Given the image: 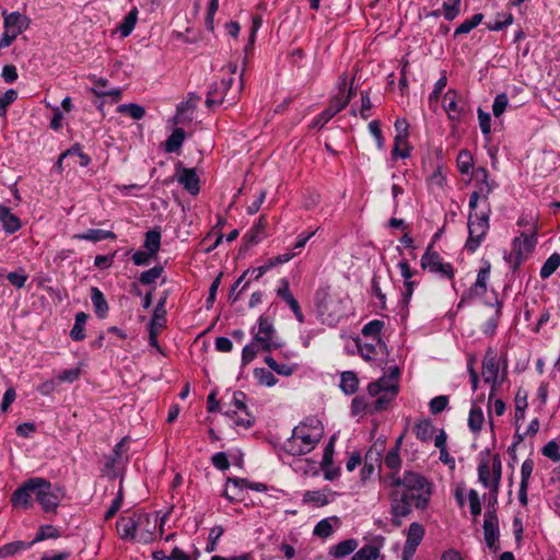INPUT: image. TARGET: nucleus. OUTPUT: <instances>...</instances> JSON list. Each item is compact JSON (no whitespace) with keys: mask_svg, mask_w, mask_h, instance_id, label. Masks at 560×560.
Masks as SVG:
<instances>
[{"mask_svg":"<svg viewBox=\"0 0 560 560\" xmlns=\"http://www.w3.org/2000/svg\"><path fill=\"white\" fill-rule=\"evenodd\" d=\"M381 485L388 490L390 513L397 527L401 525L400 518L408 516L412 508L427 509L432 495V483L412 470H405L401 476L385 474L381 477Z\"/></svg>","mask_w":560,"mask_h":560,"instance_id":"1","label":"nucleus"},{"mask_svg":"<svg viewBox=\"0 0 560 560\" xmlns=\"http://www.w3.org/2000/svg\"><path fill=\"white\" fill-rule=\"evenodd\" d=\"M324 435V427L316 418H308L298 424L289 439L282 445V450L291 456H302L311 453Z\"/></svg>","mask_w":560,"mask_h":560,"instance_id":"2","label":"nucleus"},{"mask_svg":"<svg viewBox=\"0 0 560 560\" xmlns=\"http://www.w3.org/2000/svg\"><path fill=\"white\" fill-rule=\"evenodd\" d=\"M398 369L395 368L389 375H383L375 382L368 386L369 395L374 397L378 396L374 401V411L380 412L386 410L389 404L395 399L398 394Z\"/></svg>","mask_w":560,"mask_h":560,"instance_id":"3","label":"nucleus"},{"mask_svg":"<svg viewBox=\"0 0 560 560\" xmlns=\"http://www.w3.org/2000/svg\"><path fill=\"white\" fill-rule=\"evenodd\" d=\"M481 374L483 381L491 385L489 394V399H491L505 380L506 360L498 359L497 351L493 348H488L482 360Z\"/></svg>","mask_w":560,"mask_h":560,"instance_id":"4","label":"nucleus"},{"mask_svg":"<svg viewBox=\"0 0 560 560\" xmlns=\"http://www.w3.org/2000/svg\"><path fill=\"white\" fill-rule=\"evenodd\" d=\"M35 499L40 504L44 512L56 513L61 500L66 497V491L58 485L35 477Z\"/></svg>","mask_w":560,"mask_h":560,"instance_id":"5","label":"nucleus"},{"mask_svg":"<svg viewBox=\"0 0 560 560\" xmlns=\"http://www.w3.org/2000/svg\"><path fill=\"white\" fill-rule=\"evenodd\" d=\"M490 209L481 213L470 212L468 215V238L465 248L469 253H475L483 242L490 224H489Z\"/></svg>","mask_w":560,"mask_h":560,"instance_id":"6","label":"nucleus"},{"mask_svg":"<svg viewBox=\"0 0 560 560\" xmlns=\"http://www.w3.org/2000/svg\"><path fill=\"white\" fill-rule=\"evenodd\" d=\"M433 243L429 244L421 257V268L430 272L438 273L443 278L452 280L455 275L454 267L451 262L443 261L438 252L432 250Z\"/></svg>","mask_w":560,"mask_h":560,"instance_id":"7","label":"nucleus"},{"mask_svg":"<svg viewBox=\"0 0 560 560\" xmlns=\"http://www.w3.org/2000/svg\"><path fill=\"white\" fill-rule=\"evenodd\" d=\"M534 246L535 240L533 236L522 234L520 237L514 238L511 253L504 256V259L510 264V268L513 271L527 258Z\"/></svg>","mask_w":560,"mask_h":560,"instance_id":"8","label":"nucleus"},{"mask_svg":"<svg viewBox=\"0 0 560 560\" xmlns=\"http://www.w3.org/2000/svg\"><path fill=\"white\" fill-rule=\"evenodd\" d=\"M257 324V329L253 327L252 334L254 339L259 342L261 351L278 349L281 345L275 340L276 329L272 322L265 316H260Z\"/></svg>","mask_w":560,"mask_h":560,"instance_id":"9","label":"nucleus"},{"mask_svg":"<svg viewBox=\"0 0 560 560\" xmlns=\"http://www.w3.org/2000/svg\"><path fill=\"white\" fill-rule=\"evenodd\" d=\"M150 523V517L143 512H133L130 516H122L117 521V530L122 539H135L137 530Z\"/></svg>","mask_w":560,"mask_h":560,"instance_id":"10","label":"nucleus"},{"mask_svg":"<svg viewBox=\"0 0 560 560\" xmlns=\"http://www.w3.org/2000/svg\"><path fill=\"white\" fill-rule=\"evenodd\" d=\"M490 262L486 261L477 275L476 282L463 293L458 303V307H460L464 303L470 302L476 298H481L487 293V281L490 276Z\"/></svg>","mask_w":560,"mask_h":560,"instance_id":"11","label":"nucleus"},{"mask_svg":"<svg viewBox=\"0 0 560 560\" xmlns=\"http://www.w3.org/2000/svg\"><path fill=\"white\" fill-rule=\"evenodd\" d=\"M483 534L487 547L494 551L498 550L499 521L494 510H487L485 513Z\"/></svg>","mask_w":560,"mask_h":560,"instance_id":"12","label":"nucleus"},{"mask_svg":"<svg viewBox=\"0 0 560 560\" xmlns=\"http://www.w3.org/2000/svg\"><path fill=\"white\" fill-rule=\"evenodd\" d=\"M443 107L447 117L452 121L459 122L465 113V103L459 101L458 93L455 90H448L443 97Z\"/></svg>","mask_w":560,"mask_h":560,"instance_id":"13","label":"nucleus"},{"mask_svg":"<svg viewBox=\"0 0 560 560\" xmlns=\"http://www.w3.org/2000/svg\"><path fill=\"white\" fill-rule=\"evenodd\" d=\"M176 180L192 196L200 191L199 177L195 168H186L178 163L176 166Z\"/></svg>","mask_w":560,"mask_h":560,"instance_id":"14","label":"nucleus"},{"mask_svg":"<svg viewBox=\"0 0 560 560\" xmlns=\"http://www.w3.org/2000/svg\"><path fill=\"white\" fill-rule=\"evenodd\" d=\"M233 84V78H223L220 82H215L211 85L207 100L206 106L212 108L214 105H220L224 101V96Z\"/></svg>","mask_w":560,"mask_h":560,"instance_id":"15","label":"nucleus"},{"mask_svg":"<svg viewBox=\"0 0 560 560\" xmlns=\"http://www.w3.org/2000/svg\"><path fill=\"white\" fill-rule=\"evenodd\" d=\"M2 15L4 30L16 34L18 36L30 26V19L18 11L8 13L7 10H3Z\"/></svg>","mask_w":560,"mask_h":560,"instance_id":"16","label":"nucleus"},{"mask_svg":"<svg viewBox=\"0 0 560 560\" xmlns=\"http://www.w3.org/2000/svg\"><path fill=\"white\" fill-rule=\"evenodd\" d=\"M35 478H31L18 488L12 497L11 502L14 505H21L25 509L32 506V497H35Z\"/></svg>","mask_w":560,"mask_h":560,"instance_id":"17","label":"nucleus"},{"mask_svg":"<svg viewBox=\"0 0 560 560\" xmlns=\"http://www.w3.org/2000/svg\"><path fill=\"white\" fill-rule=\"evenodd\" d=\"M347 105V98L334 96L330 100L329 106L314 119L313 126L323 128L337 113L341 112Z\"/></svg>","mask_w":560,"mask_h":560,"instance_id":"18","label":"nucleus"},{"mask_svg":"<svg viewBox=\"0 0 560 560\" xmlns=\"http://www.w3.org/2000/svg\"><path fill=\"white\" fill-rule=\"evenodd\" d=\"M280 283L281 285L277 290V295L289 305L298 322L304 323V315L302 313L298 300L293 296V294L290 291L289 281L285 278H283L281 279Z\"/></svg>","mask_w":560,"mask_h":560,"instance_id":"19","label":"nucleus"},{"mask_svg":"<svg viewBox=\"0 0 560 560\" xmlns=\"http://www.w3.org/2000/svg\"><path fill=\"white\" fill-rule=\"evenodd\" d=\"M266 220L261 215L258 222L243 236V245L241 249L247 250L250 246L259 243L265 237Z\"/></svg>","mask_w":560,"mask_h":560,"instance_id":"20","label":"nucleus"},{"mask_svg":"<svg viewBox=\"0 0 560 560\" xmlns=\"http://www.w3.org/2000/svg\"><path fill=\"white\" fill-rule=\"evenodd\" d=\"M246 479L244 478H228L223 495L230 502H240L243 500V492L245 489Z\"/></svg>","mask_w":560,"mask_h":560,"instance_id":"21","label":"nucleus"},{"mask_svg":"<svg viewBox=\"0 0 560 560\" xmlns=\"http://www.w3.org/2000/svg\"><path fill=\"white\" fill-rule=\"evenodd\" d=\"M0 223L8 234H13L21 229L20 219L4 205H0Z\"/></svg>","mask_w":560,"mask_h":560,"instance_id":"22","label":"nucleus"},{"mask_svg":"<svg viewBox=\"0 0 560 560\" xmlns=\"http://www.w3.org/2000/svg\"><path fill=\"white\" fill-rule=\"evenodd\" d=\"M245 400V393L241 390L233 392L231 402L225 404L226 409L223 411V413L230 419H234V417L237 416V413L247 410Z\"/></svg>","mask_w":560,"mask_h":560,"instance_id":"23","label":"nucleus"},{"mask_svg":"<svg viewBox=\"0 0 560 560\" xmlns=\"http://www.w3.org/2000/svg\"><path fill=\"white\" fill-rule=\"evenodd\" d=\"M359 542L354 538L346 539L340 541L339 544L332 546L329 549V555L337 558L342 559L350 553L354 552V550L358 548Z\"/></svg>","mask_w":560,"mask_h":560,"instance_id":"24","label":"nucleus"},{"mask_svg":"<svg viewBox=\"0 0 560 560\" xmlns=\"http://www.w3.org/2000/svg\"><path fill=\"white\" fill-rule=\"evenodd\" d=\"M91 301H92L95 314L100 318H105L107 316L108 308H109L108 303H107L103 292L96 287L91 288Z\"/></svg>","mask_w":560,"mask_h":560,"instance_id":"25","label":"nucleus"},{"mask_svg":"<svg viewBox=\"0 0 560 560\" xmlns=\"http://www.w3.org/2000/svg\"><path fill=\"white\" fill-rule=\"evenodd\" d=\"M74 238L96 243V242H101L104 240H116V234L112 231L91 229L84 233L75 234Z\"/></svg>","mask_w":560,"mask_h":560,"instance_id":"26","label":"nucleus"},{"mask_svg":"<svg viewBox=\"0 0 560 560\" xmlns=\"http://www.w3.org/2000/svg\"><path fill=\"white\" fill-rule=\"evenodd\" d=\"M423 536H424V527L417 522L411 523L408 528L407 539L405 541V545L417 549V547L422 541Z\"/></svg>","mask_w":560,"mask_h":560,"instance_id":"27","label":"nucleus"},{"mask_svg":"<svg viewBox=\"0 0 560 560\" xmlns=\"http://www.w3.org/2000/svg\"><path fill=\"white\" fill-rule=\"evenodd\" d=\"M166 300H167V292H164V294L160 298V300L155 306V310L153 312V316L150 320L149 326H159V327L164 326V324L166 322V308H165Z\"/></svg>","mask_w":560,"mask_h":560,"instance_id":"28","label":"nucleus"},{"mask_svg":"<svg viewBox=\"0 0 560 560\" xmlns=\"http://www.w3.org/2000/svg\"><path fill=\"white\" fill-rule=\"evenodd\" d=\"M359 378L352 371H346L341 374L340 388L346 395H352L358 390Z\"/></svg>","mask_w":560,"mask_h":560,"instance_id":"29","label":"nucleus"},{"mask_svg":"<svg viewBox=\"0 0 560 560\" xmlns=\"http://www.w3.org/2000/svg\"><path fill=\"white\" fill-rule=\"evenodd\" d=\"M185 130L183 128H176L165 141V151L168 153L178 151L185 141Z\"/></svg>","mask_w":560,"mask_h":560,"instance_id":"30","label":"nucleus"},{"mask_svg":"<svg viewBox=\"0 0 560 560\" xmlns=\"http://www.w3.org/2000/svg\"><path fill=\"white\" fill-rule=\"evenodd\" d=\"M413 431L418 440L429 442L433 438L434 427L429 419H424L415 424Z\"/></svg>","mask_w":560,"mask_h":560,"instance_id":"31","label":"nucleus"},{"mask_svg":"<svg viewBox=\"0 0 560 560\" xmlns=\"http://www.w3.org/2000/svg\"><path fill=\"white\" fill-rule=\"evenodd\" d=\"M381 553V545H364L355 551L351 560H376Z\"/></svg>","mask_w":560,"mask_h":560,"instance_id":"32","label":"nucleus"},{"mask_svg":"<svg viewBox=\"0 0 560 560\" xmlns=\"http://www.w3.org/2000/svg\"><path fill=\"white\" fill-rule=\"evenodd\" d=\"M143 246L150 254L156 256L161 247V232L158 229L148 231Z\"/></svg>","mask_w":560,"mask_h":560,"instance_id":"33","label":"nucleus"},{"mask_svg":"<svg viewBox=\"0 0 560 560\" xmlns=\"http://www.w3.org/2000/svg\"><path fill=\"white\" fill-rule=\"evenodd\" d=\"M60 536H61V534H60L59 529L56 528L55 526L40 525L36 533L35 538L32 541H30V544H32V546H33L39 541H43L46 539H56V538H59Z\"/></svg>","mask_w":560,"mask_h":560,"instance_id":"34","label":"nucleus"},{"mask_svg":"<svg viewBox=\"0 0 560 560\" xmlns=\"http://www.w3.org/2000/svg\"><path fill=\"white\" fill-rule=\"evenodd\" d=\"M32 547V544L22 540L12 541L0 547V558H8L16 555L20 551L26 550Z\"/></svg>","mask_w":560,"mask_h":560,"instance_id":"35","label":"nucleus"},{"mask_svg":"<svg viewBox=\"0 0 560 560\" xmlns=\"http://www.w3.org/2000/svg\"><path fill=\"white\" fill-rule=\"evenodd\" d=\"M138 19V10L133 8L122 20L118 26V31L122 37H127L133 31Z\"/></svg>","mask_w":560,"mask_h":560,"instance_id":"36","label":"nucleus"},{"mask_svg":"<svg viewBox=\"0 0 560 560\" xmlns=\"http://www.w3.org/2000/svg\"><path fill=\"white\" fill-rule=\"evenodd\" d=\"M483 20L482 13H476L470 19L465 20L454 32V37L459 35L468 34L475 27H477Z\"/></svg>","mask_w":560,"mask_h":560,"instance_id":"37","label":"nucleus"},{"mask_svg":"<svg viewBox=\"0 0 560 560\" xmlns=\"http://www.w3.org/2000/svg\"><path fill=\"white\" fill-rule=\"evenodd\" d=\"M383 328H384V322L374 319L363 326L362 335L365 337L373 338L374 341H377V345H381L380 334Z\"/></svg>","mask_w":560,"mask_h":560,"instance_id":"38","label":"nucleus"},{"mask_svg":"<svg viewBox=\"0 0 560 560\" xmlns=\"http://www.w3.org/2000/svg\"><path fill=\"white\" fill-rule=\"evenodd\" d=\"M485 422L483 412L480 407L472 405L469 417H468V427L472 432H479Z\"/></svg>","mask_w":560,"mask_h":560,"instance_id":"39","label":"nucleus"},{"mask_svg":"<svg viewBox=\"0 0 560 560\" xmlns=\"http://www.w3.org/2000/svg\"><path fill=\"white\" fill-rule=\"evenodd\" d=\"M384 464L390 470L388 474L399 475L402 464L399 452H396V450H389L385 455Z\"/></svg>","mask_w":560,"mask_h":560,"instance_id":"40","label":"nucleus"},{"mask_svg":"<svg viewBox=\"0 0 560 560\" xmlns=\"http://www.w3.org/2000/svg\"><path fill=\"white\" fill-rule=\"evenodd\" d=\"M560 266V254L553 253L548 257L540 269L541 279L549 278Z\"/></svg>","mask_w":560,"mask_h":560,"instance_id":"41","label":"nucleus"},{"mask_svg":"<svg viewBox=\"0 0 560 560\" xmlns=\"http://www.w3.org/2000/svg\"><path fill=\"white\" fill-rule=\"evenodd\" d=\"M513 23L511 12H500L497 14L493 23H488L487 28L490 31H501Z\"/></svg>","mask_w":560,"mask_h":560,"instance_id":"42","label":"nucleus"},{"mask_svg":"<svg viewBox=\"0 0 560 560\" xmlns=\"http://www.w3.org/2000/svg\"><path fill=\"white\" fill-rule=\"evenodd\" d=\"M378 347L380 348L385 347V345L382 341H381V345H377V341H374V340H373V342H365V343L358 342L359 353L366 361L374 360L375 355L377 354L376 349Z\"/></svg>","mask_w":560,"mask_h":560,"instance_id":"43","label":"nucleus"},{"mask_svg":"<svg viewBox=\"0 0 560 560\" xmlns=\"http://www.w3.org/2000/svg\"><path fill=\"white\" fill-rule=\"evenodd\" d=\"M456 163L462 174H469L474 163L471 153L468 150H460Z\"/></svg>","mask_w":560,"mask_h":560,"instance_id":"44","label":"nucleus"},{"mask_svg":"<svg viewBox=\"0 0 560 560\" xmlns=\"http://www.w3.org/2000/svg\"><path fill=\"white\" fill-rule=\"evenodd\" d=\"M303 501L305 503H312L315 506H324L328 504V498L327 494L323 491H306L303 495Z\"/></svg>","mask_w":560,"mask_h":560,"instance_id":"45","label":"nucleus"},{"mask_svg":"<svg viewBox=\"0 0 560 560\" xmlns=\"http://www.w3.org/2000/svg\"><path fill=\"white\" fill-rule=\"evenodd\" d=\"M491 470L488 460L482 459L478 465V479L483 487L492 491V480L490 479Z\"/></svg>","mask_w":560,"mask_h":560,"instance_id":"46","label":"nucleus"},{"mask_svg":"<svg viewBox=\"0 0 560 560\" xmlns=\"http://www.w3.org/2000/svg\"><path fill=\"white\" fill-rule=\"evenodd\" d=\"M118 112L121 113V114H127V115H129L131 118H133L136 120L141 119L144 116V114H145L144 108L142 106L138 105V104H135V103L120 105L118 107Z\"/></svg>","mask_w":560,"mask_h":560,"instance_id":"47","label":"nucleus"},{"mask_svg":"<svg viewBox=\"0 0 560 560\" xmlns=\"http://www.w3.org/2000/svg\"><path fill=\"white\" fill-rule=\"evenodd\" d=\"M259 350H261L259 342L253 338V341L243 348L242 363L244 365L250 363L256 358Z\"/></svg>","mask_w":560,"mask_h":560,"instance_id":"48","label":"nucleus"},{"mask_svg":"<svg viewBox=\"0 0 560 560\" xmlns=\"http://www.w3.org/2000/svg\"><path fill=\"white\" fill-rule=\"evenodd\" d=\"M501 469L502 464L500 456L495 454L492 458V467H491V474H492V491L498 493L500 480H501Z\"/></svg>","mask_w":560,"mask_h":560,"instance_id":"49","label":"nucleus"},{"mask_svg":"<svg viewBox=\"0 0 560 560\" xmlns=\"http://www.w3.org/2000/svg\"><path fill=\"white\" fill-rule=\"evenodd\" d=\"M164 268L162 266H154L151 269L141 272L139 281L142 284H152L161 277Z\"/></svg>","mask_w":560,"mask_h":560,"instance_id":"50","label":"nucleus"},{"mask_svg":"<svg viewBox=\"0 0 560 560\" xmlns=\"http://www.w3.org/2000/svg\"><path fill=\"white\" fill-rule=\"evenodd\" d=\"M124 501L122 482H120L116 498L113 500L110 506L105 513V520L108 521L120 510Z\"/></svg>","mask_w":560,"mask_h":560,"instance_id":"51","label":"nucleus"},{"mask_svg":"<svg viewBox=\"0 0 560 560\" xmlns=\"http://www.w3.org/2000/svg\"><path fill=\"white\" fill-rule=\"evenodd\" d=\"M223 532L224 530H223L222 526H215V527L211 528V530L209 533V537H208V542L205 548L206 552L211 553V552L215 551L218 540L223 535Z\"/></svg>","mask_w":560,"mask_h":560,"instance_id":"52","label":"nucleus"},{"mask_svg":"<svg viewBox=\"0 0 560 560\" xmlns=\"http://www.w3.org/2000/svg\"><path fill=\"white\" fill-rule=\"evenodd\" d=\"M509 105V98L506 94L501 93L494 97L492 105V113L495 117H500Z\"/></svg>","mask_w":560,"mask_h":560,"instance_id":"53","label":"nucleus"},{"mask_svg":"<svg viewBox=\"0 0 560 560\" xmlns=\"http://www.w3.org/2000/svg\"><path fill=\"white\" fill-rule=\"evenodd\" d=\"M94 84L98 88L97 90L94 89V93L97 95V96H115L116 98H119L120 96V91L118 89H114V90H110V91H103L102 88L106 86L107 84V80L106 79H94L93 80Z\"/></svg>","mask_w":560,"mask_h":560,"instance_id":"54","label":"nucleus"},{"mask_svg":"<svg viewBox=\"0 0 560 560\" xmlns=\"http://www.w3.org/2000/svg\"><path fill=\"white\" fill-rule=\"evenodd\" d=\"M544 456L553 462L560 460L559 445L556 441H549L541 450Z\"/></svg>","mask_w":560,"mask_h":560,"instance_id":"55","label":"nucleus"},{"mask_svg":"<svg viewBox=\"0 0 560 560\" xmlns=\"http://www.w3.org/2000/svg\"><path fill=\"white\" fill-rule=\"evenodd\" d=\"M81 376V369L74 368L70 370H65L58 374L57 380L59 383H73L79 380Z\"/></svg>","mask_w":560,"mask_h":560,"instance_id":"56","label":"nucleus"},{"mask_svg":"<svg viewBox=\"0 0 560 560\" xmlns=\"http://www.w3.org/2000/svg\"><path fill=\"white\" fill-rule=\"evenodd\" d=\"M468 501H469V508H470L471 515H474L475 517L479 516L481 513V503H480L479 494L476 490H474V489L469 490Z\"/></svg>","mask_w":560,"mask_h":560,"instance_id":"57","label":"nucleus"},{"mask_svg":"<svg viewBox=\"0 0 560 560\" xmlns=\"http://www.w3.org/2000/svg\"><path fill=\"white\" fill-rule=\"evenodd\" d=\"M313 533L318 537L327 538L332 534V525L327 518L322 520L316 524Z\"/></svg>","mask_w":560,"mask_h":560,"instance_id":"58","label":"nucleus"},{"mask_svg":"<svg viewBox=\"0 0 560 560\" xmlns=\"http://www.w3.org/2000/svg\"><path fill=\"white\" fill-rule=\"evenodd\" d=\"M235 425L242 427L244 429H248L254 424V417L248 412V410L241 411L234 419H231Z\"/></svg>","mask_w":560,"mask_h":560,"instance_id":"59","label":"nucleus"},{"mask_svg":"<svg viewBox=\"0 0 560 560\" xmlns=\"http://www.w3.org/2000/svg\"><path fill=\"white\" fill-rule=\"evenodd\" d=\"M447 404H448L447 396L441 395V396H436V397L432 398L429 404L431 413L438 415V413L442 412L447 407Z\"/></svg>","mask_w":560,"mask_h":560,"instance_id":"60","label":"nucleus"},{"mask_svg":"<svg viewBox=\"0 0 560 560\" xmlns=\"http://www.w3.org/2000/svg\"><path fill=\"white\" fill-rule=\"evenodd\" d=\"M479 127L485 136H488L491 131V116L489 113L483 112L480 107L477 110Z\"/></svg>","mask_w":560,"mask_h":560,"instance_id":"61","label":"nucleus"},{"mask_svg":"<svg viewBox=\"0 0 560 560\" xmlns=\"http://www.w3.org/2000/svg\"><path fill=\"white\" fill-rule=\"evenodd\" d=\"M460 0H453V3H443L444 18L447 21H453L459 13Z\"/></svg>","mask_w":560,"mask_h":560,"instance_id":"62","label":"nucleus"},{"mask_svg":"<svg viewBox=\"0 0 560 560\" xmlns=\"http://www.w3.org/2000/svg\"><path fill=\"white\" fill-rule=\"evenodd\" d=\"M18 97V93L14 90H8L2 96H0V116H4L7 107L12 104Z\"/></svg>","mask_w":560,"mask_h":560,"instance_id":"63","label":"nucleus"},{"mask_svg":"<svg viewBox=\"0 0 560 560\" xmlns=\"http://www.w3.org/2000/svg\"><path fill=\"white\" fill-rule=\"evenodd\" d=\"M372 108V103L370 98L369 91L361 92V108L360 116L362 119L366 120L370 117V109Z\"/></svg>","mask_w":560,"mask_h":560,"instance_id":"64","label":"nucleus"}]
</instances>
